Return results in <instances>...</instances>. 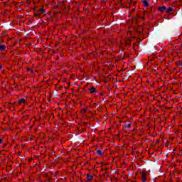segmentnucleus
Listing matches in <instances>:
<instances>
[{
  "instance_id": "nucleus-1",
  "label": "nucleus",
  "mask_w": 182,
  "mask_h": 182,
  "mask_svg": "<svg viewBox=\"0 0 182 182\" xmlns=\"http://www.w3.org/2000/svg\"><path fill=\"white\" fill-rule=\"evenodd\" d=\"M18 105L21 106H26L28 105V102L26 101V98H21L18 100Z\"/></svg>"
},
{
  "instance_id": "nucleus-2",
  "label": "nucleus",
  "mask_w": 182,
  "mask_h": 182,
  "mask_svg": "<svg viewBox=\"0 0 182 182\" xmlns=\"http://www.w3.org/2000/svg\"><path fill=\"white\" fill-rule=\"evenodd\" d=\"M121 45H124V46L130 45V39L129 38L122 39L121 41Z\"/></svg>"
},
{
  "instance_id": "nucleus-3",
  "label": "nucleus",
  "mask_w": 182,
  "mask_h": 182,
  "mask_svg": "<svg viewBox=\"0 0 182 182\" xmlns=\"http://www.w3.org/2000/svg\"><path fill=\"white\" fill-rule=\"evenodd\" d=\"M141 181L142 182H146L147 181V178L146 177V173H141Z\"/></svg>"
},
{
  "instance_id": "nucleus-4",
  "label": "nucleus",
  "mask_w": 182,
  "mask_h": 182,
  "mask_svg": "<svg viewBox=\"0 0 182 182\" xmlns=\"http://www.w3.org/2000/svg\"><path fill=\"white\" fill-rule=\"evenodd\" d=\"M166 9H167V8L164 6L158 8L159 12H163L164 11H166Z\"/></svg>"
},
{
  "instance_id": "nucleus-5",
  "label": "nucleus",
  "mask_w": 182,
  "mask_h": 182,
  "mask_svg": "<svg viewBox=\"0 0 182 182\" xmlns=\"http://www.w3.org/2000/svg\"><path fill=\"white\" fill-rule=\"evenodd\" d=\"M0 50L4 52V50H6V46L5 45H0Z\"/></svg>"
},
{
  "instance_id": "nucleus-6",
  "label": "nucleus",
  "mask_w": 182,
  "mask_h": 182,
  "mask_svg": "<svg viewBox=\"0 0 182 182\" xmlns=\"http://www.w3.org/2000/svg\"><path fill=\"white\" fill-rule=\"evenodd\" d=\"M90 93H96V88L95 87H91L89 88Z\"/></svg>"
},
{
  "instance_id": "nucleus-7",
  "label": "nucleus",
  "mask_w": 182,
  "mask_h": 182,
  "mask_svg": "<svg viewBox=\"0 0 182 182\" xmlns=\"http://www.w3.org/2000/svg\"><path fill=\"white\" fill-rule=\"evenodd\" d=\"M142 4H143L144 6H145V7L149 6V1H147L146 0L142 1Z\"/></svg>"
},
{
  "instance_id": "nucleus-8",
  "label": "nucleus",
  "mask_w": 182,
  "mask_h": 182,
  "mask_svg": "<svg viewBox=\"0 0 182 182\" xmlns=\"http://www.w3.org/2000/svg\"><path fill=\"white\" fill-rule=\"evenodd\" d=\"M97 154L99 156H102V154H105V152H103V151H102V150H97Z\"/></svg>"
},
{
  "instance_id": "nucleus-9",
  "label": "nucleus",
  "mask_w": 182,
  "mask_h": 182,
  "mask_svg": "<svg viewBox=\"0 0 182 182\" xmlns=\"http://www.w3.org/2000/svg\"><path fill=\"white\" fill-rule=\"evenodd\" d=\"M87 179H88L89 181L92 180L93 179V176L87 173Z\"/></svg>"
},
{
  "instance_id": "nucleus-10",
  "label": "nucleus",
  "mask_w": 182,
  "mask_h": 182,
  "mask_svg": "<svg viewBox=\"0 0 182 182\" xmlns=\"http://www.w3.org/2000/svg\"><path fill=\"white\" fill-rule=\"evenodd\" d=\"M167 14H170L171 12H173V8L169 7L166 10Z\"/></svg>"
},
{
  "instance_id": "nucleus-11",
  "label": "nucleus",
  "mask_w": 182,
  "mask_h": 182,
  "mask_svg": "<svg viewBox=\"0 0 182 182\" xmlns=\"http://www.w3.org/2000/svg\"><path fill=\"white\" fill-rule=\"evenodd\" d=\"M131 126H132V124H128L127 125H126V127H127L128 129H130Z\"/></svg>"
},
{
  "instance_id": "nucleus-12",
  "label": "nucleus",
  "mask_w": 182,
  "mask_h": 182,
  "mask_svg": "<svg viewBox=\"0 0 182 182\" xmlns=\"http://www.w3.org/2000/svg\"><path fill=\"white\" fill-rule=\"evenodd\" d=\"M39 11H40V12H43V13L45 12V9H40Z\"/></svg>"
},
{
  "instance_id": "nucleus-13",
  "label": "nucleus",
  "mask_w": 182,
  "mask_h": 182,
  "mask_svg": "<svg viewBox=\"0 0 182 182\" xmlns=\"http://www.w3.org/2000/svg\"><path fill=\"white\" fill-rule=\"evenodd\" d=\"M4 143V140L2 139H0V144H2Z\"/></svg>"
},
{
  "instance_id": "nucleus-14",
  "label": "nucleus",
  "mask_w": 182,
  "mask_h": 182,
  "mask_svg": "<svg viewBox=\"0 0 182 182\" xmlns=\"http://www.w3.org/2000/svg\"><path fill=\"white\" fill-rule=\"evenodd\" d=\"M1 69H2V65H0V70H1Z\"/></svg>"
}]
</instances>
